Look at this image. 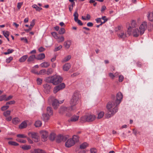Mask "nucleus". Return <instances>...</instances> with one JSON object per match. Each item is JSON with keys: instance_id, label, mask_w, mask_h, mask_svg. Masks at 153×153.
Returning <instances> with one entry per match:
<instances>
[{"instance_id": "cd10ccee", "label": "nucleus", "mask_w": 153, "mask_h": 153, "mask_svg": "<svg viewBox=\"0 0 153 153\" xmlns=\"http://www.w3.org/2000/svg\"><path fill=\"white\" fill-rule=\"evenodd\" d=\"M27 57V55H24L19 59V61L20 62H23L25 61Z\"/></svg>"}, {"instance_id": "9b49d317", "label": "nucleus", "mask_w": 153, "mask_h": 153, "mask_svg": "<svg viewBox=\"0 0 153 153\" xmlns=\"http://www.w3.org/2000/svg\"><path fill=\"white\" fill-rule=\"evenodd\" d=\"M41 134L42 135V140L44 142L46 141L48 136V132L45 131H41Z\"/></svg>"}, {"instance_id": "69168bd1", "label": "nucleus", "mask_w": 153, "mask_h": 153, "mask_svg": "<svg viewBox=\"0 0 153 153\" xmlns=\"http://www.w3.org/2000/svg\"><path fill=\"white\" fill-rule=\"evenodd\" d=\"M123 77L122 75H120L119 76V81L120 82H122L123 81Z\"/></svg>"}, {"instance_id": "09e8293b", "label": "nucleus", "mask_w": 153, "mask_h": 153, "mask_svg": "<svg viewBox=\"0 0 153 153\" xmlns=\"http://www.w3.org/2000/svg\"><path fill=\"white\" fill-rule=\"evenodd\" d=\"M6 95H3L1 96L0 97V101H2L3 100L5 101V99L6 98Z\"/></svg>"}, {"instance_id": "f704fd0d", "label": "nucleus", "mask_w": 153, "mask_h": 153, "mask_svg": "<svg viewBox=\"0 0 153 153\" xmlns=\"http://www.w3.org/2000/svg\"><path fill=\"white\" fill-rule=\"evenodd\" d=\"M79 137L77 135H74L73 136V138L72 139L74 140L75 143L76 142L79 141Z\"/></svg>"}, {"instance_id": "4c0bfd02", "label": "nucleus", "mask_w": 153, "mask_h": 153, "mask_svg": "<svg viewBox=\"0 0 153 153\" xmlns=\"http://www.w3.org/2000/svg\"><path fill=\"white\" fill-rule=\"evenodd\" d=\"M71 58V55H68L65 57L63 60L62 61L63 62H65L68 61Z\"/></svg>"}, {"instance_id": "423d86ee", "label": "nucleus", "mask_w": 153, "mask_h": 153, "mask_svg": "<svg viewBox=\"0 0 153 153\" xmlns=\"http://www.w3.org/2000/svg\"><path fill=\"white\" fill-rule=\"evenodd\" d=\"M28 135L31 137L35 142H38L39 140V137L37 133L34 132H30Z\"/></svg>"}, {"instance_id": "680f3d73", "label": "nucleus", "mask_w": 153, "mask_h": 153, "mask_svg": "<svg viewBox=\"0 0 153 153\" xmlns=\"http://www.w3.org/2000/svg\"><path fill=\"white\" fill-rule=\"evenodd\" d=\"M38 50L39 52H41L44 51L45 50V49L43 47H40L39 48Z\"/></svg>"}, {"instance_id": "774afa93", "label": "nucleus", "mask_w": 153, "mask_h": 153, "mask_svg": "<svg viewBox=\"0 0 153 153\" xmlns=\"http://www.w3.org/2000/svg\"><path fill=\"white\" fill-rule=\"evenodd\" d=\"M87 25L88 27H91L93 25V24L91 22H89L87 23Z\"/></svg>"}, {"instance_id": "338daca9", "label": "nucleus", "mask_w": 153, "mask_h": 153, "mask_svg": "<svg viewBox=\"0 0 153 153\" xmlns=\"http://www.w3.org/2000/svg\"><path fill=\"white\" fill-rule=\"evenodd\" d=\"M95 20L97 23L101 22H102L101 20V18H98L95 19Z\"/></svg>"}, {"instance_id": "6ab92c4d", "label": "nucleus", "mask_w": 153, "mask_h": 153, "mask_svg": "<svg viewBox=\"0 0 153 153\" xmlns=\"http://www.w3.org/2000/svg\"><path fill=\"white\" fill-rule=\"evenodd\" d=\"M45 57V54L44 53H42L37 55L36 57V59L38 60H40L44 59Z\"/></svg>"}, {"instance_id": "f257e3e1", "label": "nucleus", "mask_w": 153, "mask_h": 153, "mask_svg": "<svg viewBox=\"0 0 153 153\" xmlns=\"http://www.w3.org/2000/svg\"><path fill=\"white\" fill-rule=\"evenodd\" d=\"M114 101L109 102L107 104L106 108L108 112L105 114V116L107 118H109L112 117L118 110L117 107Z\"/></svg>"}, {"instance_id": "1a4fd4ad", "label": "nucleus", "mask_w": 153, "mask_h": 153, "mask_svg": "<svg viewBox=\"0 0 153 153\" xmlns=\"http://www.w3.org/2000/svg\"><path fill=\"white\" fill-rule=\"evenodd\" d=\"M65 85L63 83H62L60 85L55 87L54 88L53 90V93L54 94L56 93L59 90L63 89L65 87Z\"/></svg>"}, {"instance_id": "f8f14e48", "label": "nucleus", "mask_w": 153, "mask_h": 153, "mask_svg": "<svg viewBox=\"0 0 153 153\" xmlns=\"http://www.w3.org/2000/svg\"><path fill=\"white\" fill-rule=\"evenodd\" d=\"M75 144L74 141L72 139H68L65 142V146L68 148L70 147Z\"/></svg>"}, {"instance_id": "7ed1b4c3", "label": "nucleus", "mask_w": 153, "mask_h": 153, "mask_svg": "<svg viewBox=\"0 0 153 153\" xmlns=\"http://www.w3.org/2000/svg\"><path fill=\"white\" fill-rule=\"evenodd\" d=\"M147 27L146 22H144L140 26L139 29L140 30V32L139 30L138 29H134L133 32V34L134 37H137L139 36L140 33V35H142L144 32L145 30Z\"/></svg>"}, {"instance_id": "5fc2aeb1", "label": "nucleus", "mask_w": 153, "mask_h": 153, "mask_svg": "<svg viewBox=\"0 0 153 153\" xmlns=\"http://www.w3.org/2000/svg\"><path fill=\"white\" fill-rule=\"evenodd\" d=\"M15 102L14 100L11 101L7 102L6 104V105H8L13 104H15Z\"/></svg>"}, {"instance_id": "052dcab7", "label": "nucleus", "mask_w": 153, "mask_h": 153, "mask_svg": "<svg viewBox=\"0 0 153 153\" xmlns=\"http://www.w3.org/2000/svg\"><path fill=\"white\" fill-rule=\"evenodd\" d=\"M35 24V23L34 20H33L30 22V26L29 27H32V28L33 27L34 25Z\"/></svg>"}, {"instance_id": "a211bd4d", "label": "nucleus", "mask_w": 153, "mask_h": 153, "mask_svg": "<svg viewBox=\"0 0 153 153\" xmlns=\"http://www.w3.org/2000/svg\"><path fill=\"white\" fill-rule=\"evenodd\" d=\"M68 108L64 107H61L59 110V113L63 114L65 111H68Z\"/></svg>"}, {"instance_id": "8fccbe9b", "label": "nucleus", "mask_w": 153, "mask_h": 153, "mask_svg": "<svg viewBox=\"0 0 153 153\" xmlns=\"http://www.w3.org/2000/svg\"><path fill=\"white\" fill-rule=\"evenodd\" d=\"M42 79L40 78H38L37 79V84L38 85H40L42 83Z\"/></svg>"}, {"instance_id": "bb28decb", "label": "nucleus", "mask_w": 153, "mask_h": 153, "mask_svg": "<svg viewBox=\"0 0 153 153\" xmlns=\"http://www.w3.org/2000/svg\"><path fill=\"white\" fill-rule=\"evenodd\" d=\"M50 64L47 62H45L41 64V66L42 68H47L49 66Z\"/></svg>"}, {"instance_id": "2eb2a0df", "label": "nucleus", "mask_w": 153, "mask_h": 153, "mask_svg": "<svg viewBox=\"0 0 153 153\" xmlns=\"http://www.w3.org/2000/svg\"><path fill=\"white\" fill-rule=\"evenodd\" d=\"M43 88L45 90H46L47 93H48L49 92V90L51 89V86L48 83L45 84L43 85Z\"/></svg>"}, {"instance_id": "58836bf2", "label": "nucleus", "mask_w": 153, "mask_h": 153, "mask_svg": "<svg viewBox=\"0 0 153 153\" xmlns=\"http://www.w3.org/2000/svg\"><path fill=\"white\" fill-rule=\"evenodd\" d=\"M51 34L55 39H57L59 38V36L56 32H53L51 33Z\"/></svg>"}, {"instance_id": "6e6d98bb", "label": "nucleus", "mask_w": 153, "mask_h": 153, "mask_svg": "<svg viewBox=\"0 0 153 153\" xmlns=\"http://www.w3.org/2000/svg\"><path fill=\"white\" fill-rule=\"evenodd\" d=\"M62 47V46L61 45H60L59 46L56 47L55 48L54 51H57L60 49Z\"/></svg>"}, {"instance_id": "2f4dec72", "label": "nucleus", "mask_w": 153, "mask_h": 153, "mask_svg": "<svg viewBox=\"0 0 153 153\" xmlns=\"http://www.w3.org/2000/svg\"><path fill=\"white\" fill-rule=\"evenodd\" d=\"M32 7L33 8L35 9L37 11H40L42 9V8L41 7H38L36 4L33 5Z\"/></svg>"}, {"instance_id": "37998d69", "label": "nucleus", "mask_w": 153, "mask_h": 153, "mask_svg": "<svg viewBox=\"0 0 153 153\" xmlns=\"http://www.w3.org/2000/svg\"><path fill=\"white\" fill-rule=\"evenodd\" d=\"M131 27L133 28L137 26V24L136 22L134 20H133L131 22Z\"/></svg>"}, {"instance_id": "f03ea898", "label": "nucleus", "mask_w": 153, "mask_h": 153, "mask_svg": "<svg viewBox=\"0 0 153 153\" xmlns=\"http://www.w3.org/2000/svg\"><path fill=\"white\" fill-rule=\"evenodd\" d=\"M62 78L59 76L56 75L51 77H48L46 79L47 82L52 83L54 85H56L60 83L62 81Z\"/></svg>"}, {"instance_id": "49530a36", "label": "nucleus", "mask_w": 153, "mask_h": 153, "mask_svg": "<svg viewBox=\"0 0 153 153\" xmlns=\"http://www.w3.org/2000/svg\"><path fill=\"white\" fill-rule=\"evenodd\" d=\"M10 111L9 110L7 111H6L4 112V115L5 117H7L10 115Z\"/></svg>"}, {"instance_id": "ea45409f", "label": "nucleus", "mask_w": 153, "mask_h": 153, "mask_svg": "<svg viewBox=\"0 0 153 153\" xmlns=\"http://www.w3.org/2000/svg\"><path fill=\"white\" fill-rule=\"evenodd\" d=\"M14 51V50L13 49H8L7 50V52H4V53L5 55H7L13 53Z\"/></svg>"}, {"instance_id": "a19ab883", "label": "nucleus", "mask_w": 153, "mask_h": 153, "mask_svg": "<svg viewBox=\"0 0 153 153\" xmlns=\"http://www.w3.org/2000/svg\"><path fill=\"white\" fill-rule=\"evenodd\" d=\"M65 33V30L64 28H61L59 31V33L60 34H63Z\"/></svg>"}, {"instance_id": "4d7b16f0", "label": "nucleus", "mask_w": 153, "mask_h": 153, "mask_svg": "<svg viewBox=\"0 0 153 153\" xmlns=\"http://www.w3.org/2000/svg\"><path fill=\"white\" fill-rule=\"evenodd\" d=\"M23 4V2H19L17 4V7L19 10L21 7V6Z\"/></svg>"}, {"instance_id": "393cba45", "label": "nucleus", "mask_w": 153, "mask_h": 153, "mask_svg": "<svg viewBox=\"0 0 153 153\" xmlns=\"http://www.w3.org/2000/svg\"><path fill=\"white\" fill-rule=\"evenodd\" d=\"M34 153H46L45 152L40 149H34Z\"/></svg>"}, {"instance_id": "dca6fc26", "label": "nucleus", "mask_w": 153, "mask_h": 153, "mask_svg": "<svg viewBox=\"0 0 153 153\" xmlns=\"http://www.w3.org/2000/svg\"><path fill=\"white\" fill-rule=\"evenodd\" d=\"M79 118V116H76V115H74L71 117L70 119L68 120L69 122H75L77 121Z\"/></svg>"}, {"instance_id": "864d4df0", "label": "nucleus", "mask_w": 153, "mask_h": 153, "mask_svg": "<svg viewBox=\"0 0 153 153\" xmlns=\"http://www.w3.org/2000/svg\"><path fill=\"white\" fill-rule=\"evenodd\" d=\"M13 59V57H12L10 56L6 59V62L7 63H9Z\"/></svg>"}, {"instance_id": "f3484780", "label": "nucleus", "mask_w": 153, "mask_h": 153, "mask_svg": "<svg viewBox=\"0 0 153 153\" xmlns=\"http://www.w3.org/2000/svg\"><path fill=\"white\" fill-rule=\"evenodd\" d=\"M27 124L26 121H23L22 123L19 126V128L22 129L24 128H25L27 127Z\"/></svg>"}, {"instance_id": "e433bc0d", "label": "nucleus", "mask_w": 153, "mask_h": 153, "mask_svg": "<svg viewBox=\"0 0 153 153\" xmlns=\"http://www.w3.org/2000/svg\"><path fill=\"white\" fill-rule=\"evenodd\" d=\"M42 124L41 122L39 120H38L36 122L35 126L36 127H40Z\"/></svg>"}, {"instance_id": "603ef678", "label": "nucleus", "mask_w": 153, "mask_h": 153, "mask_svg": "<svg viewBox=\"0 0 153 153\" xmlns=\"http://www.w3.org/2000/svg\"><path fill=\"white\" fill-rule=\"evenodd\" d=\"M17 136L18 137L22 138H25L27 137V136L23 134H19L17 135Z\"/></svg>"}, {"instance_id": "7c9ffc66", "label": "nucleus", "mask_w": 153, "mask_h": 153, "mask_svg": "<svg viewBox=\"0 0 153 153\" xmlns=\"http://www.w3.org/2000/svg\"><path fill=\"white\" fill-rule=\"evenodd\" d=\"M2 33L3 35L6 38L8 37L10 35L9 32L8 31H3Z\"/></svg>"}, {"instance_id": "c85d7f7f", "label": "nucleus", "mask_w": 153, "mask_h": 153, "mask_svg": "<svg viewBox=\"0 0 153 153\" xmlns=\"http://www.w3.org/2000/svg\"><path fill=\"white\" fill-rule=\"evenodd\" d=\"M55 137V134L54 133H52L50 134L49 138L50 140L53 141L54 140Z\"/></svg>"}, {"instance_id": "9d476101", "label": "nucleus", "mask_w": 153, "mask_h": 153, "mask_svg": "<svg viewBox=\"0 0 153 153\" xmlns=\"http://www.w3.org/2000/svg\"><path fill=\"white\" fill-rule=\"evenodd\" d=\"M64 100H62L59 102L58 100L54 99L52 100V106L55 109H56L59 105V104H61L63 102Z\"/></svg>"}, {"instance_id": "b1692460", "label": "nucleus", "mask_w": 153, "mask_h": 153, "mask_svg": "<svg viewBox=\"0 0 153 153\" xmlns=\"http://www.w3.org/2000/svg\"><path fill=\"white\" fill-rule=\"evenodd\" d=\"M35 59H36V56L34 55H33L29 57L27 61L28 62H31L33 61Z\"/></svg>"}, {"instance_id": "a18cd8bd", "label": "nucleus", "mask_w": 153, "mask_h": 153, "mask_svg": "<svg viewBox=\"0 0 153 153\" xmlns=\"http://www.w3.org/2000/svg\"><path fill=\"white\" fill-rule=\"evenodd\" d=\"M57 39H58V41L59 42H62L64 41V38L63 36L60 37L59 36V38Z\"/></svg>"}, {"instance_id": "0e129e2a", "label": "nucleus", "mask_w": 153, "mask_h": 153, "mask_svg": "<svg viewBox=\"0 0 153 153\" xmlns=\"http://www.w3.org/2000/svg\"><path fill=\"white\" fill-rule=\"evenodd\" d=\"M109 76L112 79H114L115 77V75H114L113 73H110L109 74Z\"/></svg>"}, {"instance_id": "39448f33", "label": "nucleus", "mask_w": 153, "mask_h": 153, "mask_svg": "<svg viewBox=\"0 0 153 153\" xmlns=\"http://www.w3.org/2000/svg\"><path fill=\"white\" fill-rule=\"evenodd\" d=\"M96 118L95 116L93 114H86L82 117L80 119L81 122H91L94 121Z\"/></svg>"}, {"instance_id": "3c124183", "label": "nucleus", "mask_w": 153, "mask_h": 153, "mask_svg": "<svg viewBox=\"0 0 153 153\" xmlns=\"http://www.w3.org/2000/svg\"><path fill=\"white\" fill-rule=\"evenodd\" d=\"M46 71L45 69H42L41 70L39 73V74H44L46 73Z\"/></svg>"}, {"instance_id": "aec40b11", "label": "nucleus", "mask_w": 153, "mask_h": 153, "mask_svg": "<svg viewBox=\"0 0 153 153\" xmlns=\"http://www.w3.org/2000/svg\"><path fill=\"white\" fill-rule=\"evenodd\" d=\"M71 67V64L69 63H66L63 66V69L65 71H68Z\"/></svg>"}, {"instance_id": "a878e982", "label": "nucleus", "mask_w": 153, "mask_h": 153, "mask_svg": "<svg viewBox=\"0 0 153 153\" xmlns=\"http://www.w3.org/2000/svg\"><path fill=\"white\" fill-rule=\"evenodd\" d=\"M88 146V144L86 142H84L80 146V148L81 149H84Z\"/></svg>"}, {"instance_id": "20e7f679", "label": "nucleus", "mask_w": 153, "mask_h": 153, "mask_svg": "<svg viewBox=\"0 0 153 153\" xmlns=\"http://www.w3.org/2000/svg\"><path fill=\"white\" fill-rule=\"evenodd\" d=\"M79 98V93L76 92H74L70 101V104L71 106L68 108L70 111L74 110L73 106L76 105L78 103Z\"/></svg>"}, {"instance_id": "c03bdc74", "label": "nucleus", "mask_w": 153, "mask_h": 153, "mask_svg": "<svg viewBox=\"0 0 153 153\" xmlns=\"http://www.w3.org/2000/svg\"><path fill=\"white\" fill-rule=\"evenodd\" d=\"M53 71V70L51 68H48L47 70V74L48 75H49L51 74Z\"/></svg>"}, {"instance_id": "473e14b6", "label": "nucleus", "mask_w": 153, "mask_h": 153, "mask_svg": "<svg viewBox=\"0 0 153 153\" xmlns=\"http://www.w3.org/2000/svg\"><path fill=\"white\" fill-rule=\"evenodd\" d=\"M8 143L9 145L12 146H18L19 145L18 143L14 141H9L8 142Z\"/></svg>"}, {"instance_id": "5701e85b", "label": "nucleus", "mask_w": 153, "mask_h": 153, "mask_svg": "<svg viewBox=\"0 0 153 153\" xmlns=\"http://www.w3.org/2000/svg\"><path fill=\"white\" fill-rule=\"evenodd\" d=\"M12 121L13 123L15 125H17L20 122V120L18 117L13 118Z\"/></svg>"}, {"instance_id": "4468645a", "label": "nucleus", "mask_w": 153, "mask_h": 153, "mask_svg": "<svg viewBox=\"0 0 153 153\" xmlns=\"http://www.w3.org/2000/svg\"><path fill=\"white\" fill-rule=\"evenodd\" d=\"M50 115L47 114H42V119L45 122H47L49 119Z\"/></svg>"}, {"instance_id": "c9c22d12", "label": "nucleus", "mask_w": 153, "mask_h": 153, "mask_svg": "<svg viewBox=\"0 0 153 153\" xmlns=\"http://www.w3.org/2000/svg\"><path fill=\"white\" fill-rule=\"evenodd\" d=\"M148 17L150 21H153V11L152 13H149L148 15Z\"/></svg>"}, {"instance_id": "72a5a7b5", "label": "nucleus", "mask_w": 153, "mask_h": 153, "mask_svg": "<svg viewBox=\"0 0 153 153\" xmlns=\"http://www.w3.org/2000/svg\"><path fill=\"white\" fill-rule=\"evenodd\" d=\"M79 15L77 13V11H76L74 14V20L76 22L79 19H78V16Z\"/></svg>"}, {"instance_id": "4be33fe9", "label": "nucleus", "mask_w": 153, "mask_h": 153, "mask_svg": "<svg viewBox=\"0 0 153 153\" xmlns=\"http://www.w3.org/2000/svg\"><path fill=\"white\" fill-rule=\"evenodd\" d=\"M71 44V41L69 40H68L67 41L64 42V45L66 48L68 49L70 47Z\"/></svg>"}, {"instance_id": "de8ad7c7", "label": "nucleus", "mask_w": 153, "mask_h": 153, "mask_svg": "<svg viewBox=\"0 0 153 153\" xmlns=\"http://www.w3.org/2000/svg\"><path fill=\"white\" fill-rule=\"evenodd\" d=\"M9 107V106L8 105H6L3 106L1 107V109L2 111H4L7 109Z\"/></svg>"}, {"instance_id": "79ce46f5", "label": "nucleus", "mask_w": 153, "mask_h": 153, "mask_svg": "<svg viewBox=\"0 0 153 153\" xmlns=\"http://www.w3.org/2000/svg\"><path fill=\"white\" fill-rule=\"evenodd\" d=\"M104 113L103 111L100 112L98 114L97 118L98 119H100L102 118L104 115Z\"/></svg>"}, {"instance_id": "e2e57ef3", "label": "nucleus", "mask_w": 153, "mask_h": 153, "mask_svg": "<svg viewBox=\"0 0 153 153\" xmlns=\"http://www.w3.org/2000/svg\"><path fill=\"white\" fill-rule=\"evenodd\" d=\"M13 97V96L12 95H10L8 96L7 98H6L5 99V101H8L10 99H11Z\"/></svg>"}, {"instance_id": "13d9d810", "label": "nucleus", "mask_w": 153, "mask_h": 153, "mask_svg": "<svg viewBox=\"0 0 153 153\" xmlns=\"http://www.w3.org/2000/svg\"><path fill=\"white\" fill-rule=\"evenodd\" d=\"M106 9V6L105 5H103L102 6L101 10V11L102 13H103L104 11Z\"/></svg>"}, {"instance_id": "0eeeda50", "label": "nucleus", "mask_w": 153, "mask_h": 153, "mask_svg": "<svg viewBox=\"0 0 153 153\" xmlns=\"http://www.w3.org/2000/svg\"><path fill=\"white\" fill-rule=\"evenodd\" d=\"M69 137V136L68 135L63 136L59 135L56 137V141L58 143H59L62 141L65 142Z\"/></svg>"}, {"instance_id": "bf43d9fd", "label": "nucleus", "mask_w": 153, "mask_h": 153, "mask_svg": "<svg viewBox=\"0 0 153 153\" xmlns=\"http://www.w3.org/2000/svg\"><path fill=\"white\" fill-rule=\"evenodd\" d=\"M90 151L91 153H96L97 152V149L95 148L91 149Z\"/></svg>"}, {"instance_id": "c756f323", "label": "nucleus", "mask_w": 153, "mask_h": 153, "mask_svg": "<svg viewBox=\"0 0 153 153\" xmlns=\"http://www.w3.org/2000/svg\"><path fill=\"white\" fill-rule=\"evenodd\" d=\"M21 148L24 150H28L31 148V146L30 145H23L21 147Z\"/></svg>"}, {"instance_id": "ddd939ff", "label": "nucleus", "mask_w": 153, "mask_h": 153, "mask_svg": "<svg viewBox=\"0 0 153 153\" xmlns=\"http://www.w3.org/2000/svg\"><path fill=\"white\" fill-rule=\"evenodd\" d=\"M117 35L119 38L124 39L127 37V35L123 30H119L117 31Z\"/></svg>"}, {"instance_id": "412c9836", "label": "nucleus", "mask_w": 153, "mask_h": 153, "mask_svg": "<svg viewBox=\"0 0 153 153\" xmlns=\"http://www.w3.org/2000/svg\"><path fill=\"white\" fill-rule=\"evenodd\" d=\"M47 114H48L52 116L53 115V111L52 108L50 107H48L47 108Z\"/></svg>"}, {"instance_id": "6e6552de", "label": "nucleus", "mask_w": 153, "mask_h": 153, "mask_svg": "<svg viewBox=\"0 0 153 153\" xmlns=\"http://www.w3.org/2000/svg\"><path fill=\"white\" fill-rule=\"evenodd\" d=\"M123 98V95L121 92L117 94L116 100H114L115 102L116 105H118L120 103Z\"/></svg>"}]
</instances>
